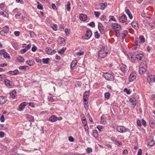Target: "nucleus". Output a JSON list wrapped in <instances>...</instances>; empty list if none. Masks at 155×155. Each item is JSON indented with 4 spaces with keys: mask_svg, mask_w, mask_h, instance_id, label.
<instances>
[{
    "mask_svg": "<svg viewBox=\"0 0 155 155\" xmlns=\"http://www.w3.org/2000/svg\"><path fill=\"white\" fill-rule=\"evenodd\" d=\"M94 35H95V38H97V39L99 38L100 36V35L98 33V32L97 31H96L95 32Z\"/></svg>",
    "mask_w": 155,
    "mask_h": 155,
    "instance_id": "44",
    "label": "nucleus"
},
{
    "mask_svg": "<svg viewBox=\"0 0 155 155\" xmlns=\"http://www.w3.org/2000/svg\"><path fill=\"white\" fill-rule=\"evenodd\" d=\"M28 67L26 66H20L19 67V69L21 70L26 69L28 68Z\"/></svg>",
    "mask_w": 155,
    "mask_h": 155,
    "instance_id": "50",
    "label": "nucleus"
},
{
    "mask_svg": "<svg viewBox=\"0 0 155 155\" xmlns=\"http://www.w3.org/2000/svg\"><path fill=\"white\" fill-rule=\"evenodd\" d=\"M148 82L150 85L153 82H155V76L153 75L148 76L147 78Z\"/></svg>",
    "mask_w": 155,
    "mask_h": 155,
    "instance_id": "8",
    "label": "nucleus"
},
{
    "mask_svg": "<svg viewBox=\"0 0 155 155\" xmlns=\"http://www.w3.org/2000/svg\"><path fill=\"white\" fill-rule=\"evenodd\" d=\"M5 83L6 86L9 88L11 87L12 85L10 84V81L8 79H6L4 81Z\"/></svg>",
    "mask_w": 155,
    "mask_h": 155,
    "instance_id": "25",
    "label": "nucleus"
},
{
    "mask_svg": "<svg viewBox=\"0 0 155 155\" xmlns=\"http://www.w3.org/2000/svg\"><path fill=\"white\" fill-rule=\"evenodd\" d=\"M155 142L153 139L150 140L148 141V145L150 146H153L155 144Z\"/></svg>",
    "mask_w": 155,
    "mask_h": 155,
    "instance_id": "30",
    "label": "nucleus"
},
{
    "mask_svg": "<svg viewBox=\"0 0 155 155\" xmlns=\"http://www.w3.org/2000/svg\"><path fill=\"white\" fill-rule=\"evenodd\" d=\"M48 120L51 122H54L57 120V117L54 116L53 115L49 118Z\"/></svg>",
    "mask_w": 155,
    "mask_h": 155,
    "instance_id": "24",
    "label": "nucleus"
},
{
    "mask_svg": "<svg viewBox=\"0 0 155 155\" xmlns=\"http://www.w3.org/2000/svg\"><path fill=\"white\" fill-rule=\"evenodd\" d=\"M82 120L84 126H85L86 125H87V121L86 120L85 118H84V119H82Z\"/></svg>",
    "mask_w": 155,
    "mask_h": 155,
    "instance_id": "42",
    "label": "nucleus"
},
{
    "mask_svg": "<svg viewBox=\"0 0 155 155\" xmlns=\"http://www.w3.org/2000/svg\"><path fill=\"white\" fill-rule=\"evenodd\" d=\"M138 38H136L135 39V44L136 46L139 45V44H138Z\"/></svg>",
    "mask_w": 155,
    "mask_h": 155,
    "instance_id": "58",
    "label": "nucleus"
},
{
    "mask_svg": "<svg viewBox=\"0 0 155 155\" xmlns=\"http://www.w3.org/2000/svg\"><path fill=\"white\" fill-rule=\"evenodd\" d=\"M130 103L133 105L134 106H136V100L135 97H132L130 98Z\"/></svg>",
    "mask_w": 155,
    "mask_h": 155,
    "instance_id": "19",
    "label": "nucleus"
},
{
    "mask_svg": "<svg viewBox=\"0 0 155 155\" xmlns=\"http://www.w3.org/2000/svg\"><path fill=\"white\" fill-rule=\"evenodd\" d=\"M92 35V31L90 29H88L86 31V33L82 37V38L84 39H89Z\"/></svg>",
    "mask_w": 155,
    "mask_h": 155,
    "instance_id": "2",
    "label": "nucleus"
},
{
    "mask_svg": "<svg viewBox=\"0 0 155 155\" xmlns=\"http://www.w3.org/2000/svg\"><path fill=\"white\" fill-rule=\"evenodd\" d=\"M45 51L46 53L49 55H52L55 53L56 51L55 50L52 49L49 47H47L46 48Z\"/></svg>",
    "mask_w": 155,
    "mask_h": 155,
    "instance_id": "9",
    "label": "nucleus"
},
{
    "mask_svg": "<svg viewBox=\"0 0 155 155\" xmlns=\"http://www.w3.org/2000/svg\"><path fill=\"white\" fill-rule=\"evenodd\" d=\"M38 5L37 6V8L40 10H42L43 9V7L41 4L39 2H38Z\"/></svg>",
    "mask_w": 155,
    "mask_h": 155,
    "instance_id": "40",
    "label": "nucleus"
},
{
    "mask_svg": "<svg viewBox=\"0 0 155 155\" xmlns=\"http://www.w3.org/2000/svg\"><path fill=\"white\" fill-rule=\"evenodd\" d=\"M100 5L101 7V9L102 10H104L107 6V4L106 3H102L100 4Z\"/></svg>",
    "mask_w": 155,
    "mask_h": 155,
    "instance_id": "29",
    "label": "nucleus"
},
{
    "mask_svg": "<svg viewBox=\"0 0 155 155\" xmlns=\"http://www.w3.org/2000/svg\"><path fill=\"white\" fill-rule=\"evenodd\" d=\"M120 70L123 72L126 71L127 70V68L126 66L124 64H122L120 67Z\"/></svg>",
    "mask_w": 155,
    "mask_h": 155,
    "instance_id": "21",
    "label": "nucleus"
},
{
    "mask_svg": "<svg viewBox=\"0 0 155 155\" xmlns=\"http://www.w3.org/2000/svg\"><path fill=\"white\" fill-rule=\"evenodd\" d=\"M93 135L95 138H97L98 136V134L97 130H94L93 131Z\"/></svg>",
    "mask_w": 155,
    "mask_h": 155,
    "instance_id": "31",
    "label": "nucleus"
},
{
    "mask_svg": "<svg viewBox=\"0 0 155 155\" xmlns=\"http://www.w3.org/2000/svg\"><path fill=\"white\" fill-rule=\"evenodd\" d=\"M143 57V55L142 54H139L137 55V56L136 57V58L139 60L140 61L142 60Z\"/></svg>",
    "mask_w": 155,
    "mask_h": 155,
    "instance_id": "34",
    "label": "nucleus"
},
{
    "mask_svg": "<svg viewBox=\"0 0 155 155\" xmlns=\"http://www.w3.org/2000/svg\"><path fill=\"white\" fill-rule=\"evenodd\" d=\"M66 48H63L61 49H60L58 51V52L61 54H63L64 52L66 51Z\"/></svg>",
    "mask_w": 155,
    "mask_h": 155,
    "instance_id": "38",
    "label": "nucleus"
},
{
    "mask_svg": "<svg viewBox=\"0 0 155 155\" xmlns=\"http://www.w3.org/2000/svg\"><path fill=\"white\" fill-rule=\"evenodd\" d=\"M0 120L1 122H4L5 121V118L3 115H2L0 118Z\"/></svg>",
    "mask_w": 155,
    "mask_h": 155,
    "instance_id": "55",
    "label": "nucleus"
},
{
    "mask_svg": "<svg viewBox=\"0 0 155 155\" xmlns=\"http://www.w3.org/2000/svg\"><path fill=\"white\" fill-rule=\"evenodd\" d=\"M98 28L99 30L100 31V32L102 34H104V27L101 23H98Z\"/></svg>",
    "mask_w": 155,
    "mask_h": 155,
    "instance_id": "13",
    "label": "nucleus"
},
{
    "mask_svg": "<svg viewBox=\"0 0 155 155\" xmlns=\"http://www.w3.org/2000/svg\"><path fill=\"white\" fill-rule=\"evenodd\" d=\"M104 96L106 98L108 99L110 97V94L109 93H105Z\"/></svg>",
    "mask_w": 155,
    "mask_h": 155,
    "instance_id": "47",
    "label": "nucleus"
},
{
    "mask_svg": "<svg viewBox=\"0 0 155 155\" xmlns=\"http://www.w3.org/2000/svg\"><path fill=\"white\" fill-rule=\"evenodd\" d=\"M4 54H6V51L5 50L3 49V50H2L0 51V55L3 56Z\"/></svg>",
    "mask_w": 155,
    "mask_h": 155,
    "instance_id": "48",
    "label": "nucleus"
},
{
    "mask_svg": "<svg viewBox=\"0 0 155 155\" xmlns=\"http://www.w3.org/2000/svg\"><path fill=\"white\" fill-rule=\"evenodd\" d=\"M105 47H103L100 50L98 54L99 57L104 58L106 55L107 52L105 50Z\"/></svg>",
    "mask_w": 155,
    "mask_h": 155,
    "instance_id": "1",
    "label": "nucleus"
},
{
    "mask_svg": "<svg viewBox=\"0 0 155 155\" xmlns=\"http://www.w3.org/2000/svg\"><path fill=\"white\" fill-rule=\"evenodd\" d=\"M106 18V16L105 15H103L101 16L100 19L102 21H104Z\"/></svg>",
    "mask_w": 155,
    "mask_h": 155,
    "instance_id": "56",
    "label": "nucleus"
},
{
    "mask_svg": "<svg viewBox=\"0 0 155 155\" xmlns=\"http://www.w3.org/2000/svg\"><path fill=\"white\" fill-rule=\"evenodd\" d=\"M9 31L8 26H5L3 28V29L0 31V34L3 36H6Z\"/></svg>",
    "mask_w": 155,
    "mask_h": 155,
    "instance_id": "3",
    "label": "nucleus"
},
{
    "mask_svg": "<svg viewBox=\"0 0 155 155\" xmlns=\"http://www.w3.org/2000/svg\"><path fill=\"white\" fill-rule=\"evenodd\" d=\"M131 25L133 27L136 29L138 28V25L136 21H133L131 23Z\"/></svg>",
    "mask_w": 155,
    "mask_h": 155,
    "instance_id": "23",
    "label": "nucleus"
},
{
    "mask_svg": "<svg viewBox=\"0 0 155 155\" xmlns=\"http://www.w3.org/2000/svg\"><path fill=\"white\" fill-rule=\"evenodd\" d=\"M135 53L134 52H129L127 54V56L130 60L132 62H134V58H136V57L134 55Z\"/></svg>",
    "mask_w": 155,
    "mask_h": 155,
    "instance_id": "11",
    "label": "nucleus"
},
{
    "mask_svg": "<svg viewBox=\"0 0 155 155\" xmlns=\"http://www.w3.org/2000/svg\"><path fill=\"white\" fill-rule=\"evenodd\" d=\"M27 51V50L25 48L24 49H21V52L22 53V54H23V53H25L26 51Z\"/></svg>",
    "mask_w": 155,
    "mask_h": 155,
    "instance_id": "63",
    "label": "nucleus"
},
{
    "mask_svg": "<svg viewBox=\"0 0 155 155\" xmlns=\"http://www.w3.org/2000/svg\"><path fill=\"white\" fill-rule=\"evenodd\" d=\"M94 14L97 17H98L100 15V12H94Z\"/></svg>",
    "mask_w": 155,
    "mask_h": 155,
    "instance_id": "52",
    "label": "nucleus"
},
{
    "mask_svg": "<svg viewBox=\"0 0 155 155\" xmlns=\"http://www.w3.org/2000/svg\"><path fill=\"white\" fill-rule=\"evenodd\" d=\"M69 140L71 142H73L74 140V139L71 136H70L69 137Z\"/></svg>",
    "mask_w": 155,
    "mask_h": 155,
    "instance_id": "60",
    "label": "nucleus"
},
{
    "mask_svg": "<svg viewBox=\"0 0 155 155\" xmlns=\"http://www.w3.org/2000/svg\"><path fill=\"white\" fill-rule=\"evenodd\" d=\"M18 59L19 62H23L25 60L23 58L20 56L18 58Z\"/></svg>",
    "mask_w": 155,
    "mask_h": 155,
    "instance_id": "39",
    "label": "nucleus"
},
{
    "mask_svg": "<svg viewBox=\"0 0 155 155\" xmlns=\"http://www.w3.org/2000/svg\"><path fill=\"white\" fill-rule=\"evenodd\" d=\"M65 31L66 34L68 35L69 34V31L68 28H66L65 30Z\"/></svg>",
    "mask_w": 155,
    "mask_h": 155,
    "instance_id": "59",
    "label": "nucleus"
},
{
    "mask_svg": "<svg viewBox=\"0 0 155 155\" xmlns=\"http://www.w3.org/2000/svg\"><path fill=\"white\" fill-rule=\"evenodd\" d=\"M66 8L68 11L69 12L70 11V10H71L70 3L69 2H67Z\"/></svg>",
    "mask_w": 155,
    "mask_h": 155,
    "instance_id": "35",
    "label": "nucleus"
},
{
    "mask_svg": "<svg viewBox=\"0 0 155 155\" xmlns=\"http://www.w3.org/2000/svg\"><path fill=\"white\" fill-rule=\"evenodd\" d=\"M88 25L90 26L93 27H94L95 26L94 22L93 21L91 22L90 23H88Z\"/></svg>",
    "mask_w": 155,
    "mask_h": 155,
    "instance_id": "46",
    "label": "nucleus"
},
{
    "mask_svg": "<svg viewBox=\"0 0 155 155\" xmlns=\"http://www.w3.org/2000/svg\"><path fill=\"white\" fill-rule=\"evenodd\" d=\"M51 27L54 31H56L57 30V25L54 24H51Z\"/></svg>",
    "mask_w": 155,
    "mask_h": 155,
    "instance_id": "36",
    "label": "nucleus"
},
{
    "mask_svg": "<svg viewBox=\"0 0 155 155\" xmlns=\"http://www.w3.org/2000/svg\"><path fill=\"white\" fill-rule=\"evenodd\" d=\"M127 128L122 126H117L116 127L117 130L120 133H124L126 132L127 130Z\"/></svg>",
    "mask_w": 155,
    "mask_h": 155,
    "instance_id": "4",
    "label": "nucleus"
},
{
    "mask_svg": "<svg viewBox=\"0 0 155 155\" xmlns=\"http://www.w3.org/2000/svg\"><path fill=\"white\" fill-rule=\"evenodd\" d=\"M14 34L16 36H18L20 35V32L18 31H15Z\"/></svg>",
    "mask_w": 155,
    "mask_h": 155,
    "instance_id": "49",
    "label": "nucleus"
},
{
    "mask_svg": "<svg viewBox=\"0 0 155 155\" xmlns=\"http://www.w3.org/2000/svg\"><path fill=\"white\" fill-rule=\"evenodd\" d=\"M48 101L51 102H52L54 101L53 98L51 97H49L48 98Z\"/></svg>",
    "mask_w": 155,
    "mask_h": 155,
    "instance_id": "54",
    "label": "nucleus"
},
{
    "mask_svg": "<svg viewBox=\"0 0 155 155\" xmlns=\"http://www.w3.org/2000/svg\"><path fill=\"white\" fill-rule=\"evenodd\" d=\"M7 100L5 97L3 96H0V104H3L5 103Z\"/></svg>",
    "mask_w": 155,
    "mask_h": 155,
    "instance_id": "17",
    "label": "nucleus"
},
{
    "mask_svg": "<svg viewBox=\"0 0 155 155\" xmlns=\"http://www.w3.org/2000/svg\"><path fill=\"white\" fill-rule=\"evenodd\" d=\"M30 35L31 38H34L35 36V34L34 32H31Z\"/></svg>",
    "mask_w": 155,
    "mask_h": 155,
    "instance_id": "61",
    "label": "nucleus"
},
{
    "mask_svg": "<svg viewBox=\"0 0 155 155\" xmlns=\"http://www.w3.org/2000/svg\"><path fill=\"white\" fill-rule=\"evenodd\" d=\"M124 92H127V93L128 94H130V90L128 89L127 88H125L124 89Z\"/></svg>",
    "mask_w": 155,
    "mask_h": 155,
    "instance_id": "53",
    "label": "nucleus"
},
{
    "mask_svg": "<svg viewBox=\"0 0 155 155\" xmlns=\"http://www.w3.org/2000/svg\"><path fill=\"white\" fill-rule=\"evenodd\" d=\"M26 62L29 65V66H32L34 64V62L33 61H32V60H29L28 61H26Z\"/></svg>",
    "mask_w": 155,
    "mask_h": 155,
    "instance_id": "37",
    "label": "nucleus"
},
{
    "mask_svg": "<svg viewBox=\"0 0 155 155\" xmlns=\"http://www.w3.org/2000/svg\"><path fill=\"white\" fill-rule=\"evenodd\" d=\"M147 66L145 64H143L140 65L139 68V72L140 74L145 73L147 69Z\"/></svg>",
    "mask_w": 155,
    "mask_h": 155,
    "instance_id": "6",
    "label": "nucleus"
},
{
    "mask_svg": "<svg viewBox=\"0 0 155 155\" xmlns=\"http://www.w3.org/2000/svg\"><path fill=\"white\" fill-rule=\"evenodd\" d=\"M97 128L99 131H101L103 130V129L104 127L103 126L98 125L97 126Z\"/></svg>",
    "mask_w": 155,
    "mask_h": 155,
    "instance_id": "45",
    "label": "nucleus"
},
{
    "mask_svg": "<svg viewBox=\"0 0 155 155\" xmlns=\"http://www.w3.org/2000/svg\"><path fill=\"white\" fill-rule=\"evenodd\" d=\"M104 77L107 80L112 81L114 80L113 76L112 74L107 72L104 74Z\"/></svg>",
    "mask_w": 155,
    "mask_h": 155,
    "instance_id": "5",
    "label": "nucleus"
},
{
    "mask_svg": "<svg viewBox=\"0 0 155 155\" xmlns=\"http://www.w3.org/2000/svg\"><path fill=\"white\" fill-rule=\"evenodd\" d=\"M26 105L25 103V102H23L21 103L19 107V110L20 111H21L22 109L24 108Z\"/></svg>",
    "mask_w": 155,
    "mask_h": 155,
    "instance_id": "22",
    "label": "nucleus"
},
{
    "mask_svg": "<svg viewBox=\"0 0 155 155\" xmlns=\"http://www.w3.org/2000/svg\"><path fill=\"white\" fill-rule=\"evenodd\" d=\"M87 153H89L92 151V149L90 148H88L87 150Z\"/></svg>",
    "mask_w": 155,
    "mask_h": 155,
    "instance_id": "57",
    "label": "nucleus"
},
{
    "mask_svg": "<svg viewBox=\"0 0 155 155\" xmlns=\"http://www.w3.org/2000/svg\"><path fill=\"white\" fill-rule=\"evenodd\" d=\"M6 54H4L3 55L4 57L5 58H10V56H9L8 54L6 52Z\"/></svg>",
    "mask_w": 155,
    "mask_h": 155,
    "instance_id": "51",
    "label": "nucleus"
},
{
    "mask_svg": "<svg viewBox=\"0 0 155 155\" xmlns=\"http://www.w3.org/2000/svg\"><path fill=\"white\" fill-rule=\"evenodd\" d=\"M119 20L122 23L125 22L127 20L126 16L125 15H123L119 17Z\"/></svg>",
    "mask_w": 155,
    "mask_h": 155,
    "instance_id": "14",
    "label": "nucleus"
},
{
    "mask_svg": "<svg viewBox=\"0 0 155 155\" xmlns=\"http://www.w3.org/2000/svg\"><path fill=\"white\" fill-rule=\"evenodd\" d=\"M31 47V45H30L29 44L27 45L25 47V48L26 49L27 51L28 49H30Z\"/></svg>",
    "mask_w": 155,
    "mask_h": 155,
    "instance_id": "64",
    "label": "nucleus"
},
{
    "mask_svg": "<svg viewBox=\"0 0 155 155\" xmlns=\"http://www.w3.org/2000/svg\"><path fill=\"white\" fill-rule=\"evenodd\" d=\"M26 117L27 119L29 121H34V117L32 116L31 115L27 114L26 115Z\"/></svg>",
    "mask_w": 155,
    "mask_h": 155,
    "instance_id": "20",
    "label": "nucleus"
},
{
    "mask_svg": "<svg viewBox=\"0 0 155 155\" xmlns=\"http://www.w3.org/2000/svg\"><path fill=\"white\" fill-rule=\"evenodd\" d=\"M139 38L141 42L143 43L144 42L145 39L143 36L141 35L140 36Z\"/></svg>",
    "mask_w": 155,
    "mask_h": 155,
    "instance_id": "43",
    "label": "nucleus"
},
{
    "mask_svg": "<svg viewBox=\"0 0 155 155\" xmlns=\"http://www.w3.org/2000/svg\"><path fill=\"white\" fill-rule=\"evenodd\" d=\"M49 60V58H44L42 59V63L44 64H48Z\"/></svg>",
    "mask_w": 155,
    "mask_h": 155,
    "instance_id": "33",
    "label": "nucleus"
},
{
    "mask_svg": "<svg viewBox=\"0 0 155 155\" xmlns=\"http://www.w3.org/2000/svg\"><path fill=\"white\" fill-rule=\"evenodd\" d=\"M109 18L110 20H109V21H116V20L115 18L113 16H109Z\"/></svg>",
    "mask_w": 155,
    "mask_h": 155,
    "instance_id": "41",
    "label": "nucleus"
},
{
    "mask_svg": "<svg viewBox=\"0 0 155 155\" xmlns=\"http://www.w3.org/2000/svg\"><path fill=\"white\" fill-rule=\"evenodd\" d=\"M150 125L152 128L155 127V120L152 118H151L150 120Z\"/></svg>",
    "mask_w": 155,
    "mask_h": 155,
    "instance_id": "15",
    "label": "nucleus"
},
{
    "mask_svg": "<svg viewBox=\"0 0 155 155\" xmlns=\"http://www.w3.org/2000/svg\"><path fill=\"white\" fill-rule=\"evenodd\" d=\"M9 73L12 75H16L18 73V71L17 70H15L13 71H10Z\"/></svg>",
    "mask_w": 155,
    "mask_h": 155,
    "instance_id": "32",
    "label": "nucleus"
},
{
    "mask_svg": "<svg viewBox=\"0 0 155 155\" xmlns=\"http://www.w3.org/2000/svg\"><path fill=\"white\" fill-rule=\"evenodd\" d=\"M125 12L129 16V18L130 19H132L133 18V16L132 14H131L130 10L128 9H126L125 10Z\"/></svg>",
    "mask_w": 155,
    "mask_h": 155,
    "instance_id": "27",
    "label": "nucleus"
},
{
    "mask_svg": "<svg viewBox=\"0 0 155 155\" xmlns=\"http://www.w3.org/2000/svg\"><path fill=\"white\" fill-rule=\"evenodd\" d=\"M90 91H86L83 95L84 102H86L88 101V98L89 96Z\"/></svg>",
    "mask_w": 155,
    "mask_h": 155,
    "instance_id": "7",
    "label": "nucleus"
},
{
    "mask_svg": "<svg viewBox=\"0 0 155 155\" xmlns=\"http://www.w3.org/2000/svg\"><path fill=\"white\" fill-rule=\"evenodd\" d=\"M16 94V92L15 90H14L13 91L11 92L10 93V95L12 98H15Z\"/></svg>",
    "mask_w": 155,
    "mask_h": 155,
    "instance_id": "28",
    "label": "nucleus"
},
{
    "mask_svg": "<svg viewBox=\"0 0 155 155\" xmlns=\"http://www.w3.org/2000/svg\"><path fill=\"white\" fill-rule=\"evenodd\" d=\"M111 139L113 142H114L115 144L118 146L121 145V142H120L117 140L114 137H112Z\"/></svg>",
    "mask_w": 155,
    "mask_h": 155,
    "instance_id": "18",
    "label": "nucleus"
},
{
    "mask_svg": "<svg viewBox=\"0 0 155 155\" xmlns=\"http://www.w3.org/2000/svg\"><path fill=\"white\" fill-rule=\"evenodd\" d=\"M79 18L81 21H85L87 19V16L85 14H82L80 15Z\"/></svg>",
    "mask_w": 155,
    "mask_h": 155,
    "instance_id": "16",
    "label": "nucleus"
},
{
    "mask_svg": "<svg viewBox=\"0 0 155 155\" xmlns=\"http://www.w3.org/2000/svg\"><path fill=\"white\" fill-rule=\"evenodd\" d=\"M77 61L76 60L73 61L71 64V68L72 70L73 69V68L77 64Z\"/></svg>",
    "mask_w": 155,
    "mask_h": 155,
    "instance_id": "26",
    "label": "nucleus"
},
{
    "mask_svg": "<svg viewBox=\"0 0 155 155\" xmlns=\"http://www.w3.org/2000/svg\"><path fill=\"white\" fill-rule=\"evenodd\" d=\"M136 78V74L135 72H132L130 74L129 81L130 82L132 81L135 80Z\"/></svg>",
    "mask_w": 155,
    "mask_h": 155,
    "instance_id": "12",
    "label": "nucleus"
},
{
    "mask_svg": "<svg viewBox=\"0 0 155 155\" xmlns=\"http://www.w3.org/2000/svg\"><path fill=\"white\" fill-rule=\"evenodd\" d=\"M84 52L83 51H80V52H78L77 53V54L78 55H81L83 54Z\"/></svg>",
    "mask_w": 155,
    "mask_h": 155,
    "instance_id": "62",
    "label": "nucleus"
},
{
    "mask_svg": "<svg viewBox=\"0 0 155 155\" xmlns=\"http://www.w3.org/2000/svg\"><path fill=\"white\" fill-rule=\"evenodd\" d=\"M112 27L115 31H119L121 28L120 25L117 23L114 24L112 25Z\"/></svg>",
    "mask_w": 155,
    "mask_h": 155,
    "instance_id": "10",
    "label": "nucleus"
}]
</instances>
